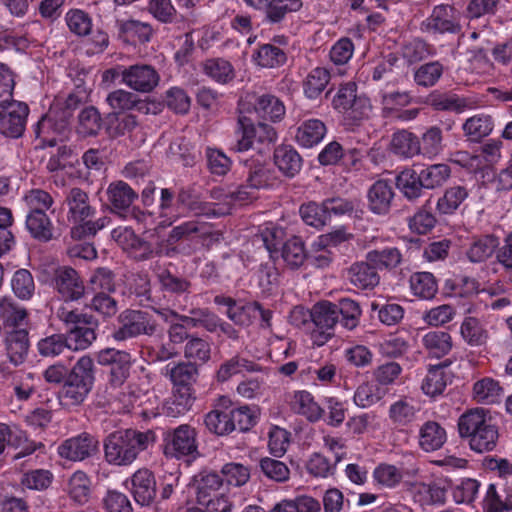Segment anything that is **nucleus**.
Here are the masks:
<instances>
[{
    "label": "nucleus",
    "mask_w": 512,
    "mask_h": 512,
    "mask_svg": "<svg viewBox=\"0 0 512 512\" xmlns=\"http://www.w3.org/2000/svg\"><path fill=\"white\" fill-rule=\"evenodd\" d=\"M95 360L100 366L109 369L107 371V389L110 398L119 404V410L130 412L138 399V395L127 384L134 363L131 353L107 347L95 354Z\"/></svg>",
    "instance_id": "1"
},
{
    "label": "nucleus",
    "mask_w": 512,
    "mask_h": 512,
    "mask_svg": "<svg viewBox=\"0 0 512 512\" xmlns=\"http://www.w3.org/2000/svg\"><path fill=\"white\" fill-rule=\"evenodd\" d=\"M258 422L256 407L236 405L227 396H220L211 411L204 417L209 432L217 436H227L238 430L247 432Z\"/></svg>",
    "instance_id": "2"
},
{
    "label": "nucleus",
    "mask_w": 512,
    "mask_h": 512,
    "mask_svg": "<svg viewBox=\"0 0 512 512\" xmlns=\"http://www.w3.org/2000/svg\"><path fill=\"white\" fill-rule=\"evenodd\" d=\"M157 435L154 430L125 429L107 436L104 442V456L109 464L127 466L138 455L154 446Z\"/></svg>",
    "instance_id": "3"
},
{
    "label": "nucleus",
    "mask_w": 512,
    "mask_h": 512,
    "mask_svg": "<svg viewBox=\"0 0 512 512\" xmlns=\"http://www.w3.org/2000/svg\"><path fill=\"white\" fill-rule=\"evenodd\" d=\"M64 203L68 208V222L72 224L70 235L73 240L93 239L109 224L107 217L95 219L97 210L91 205L89 195L81 188H71Z\"/></svg>",
    "instance_id": "4"
},
{
    "label": "nucleus",
    "mask_w": 512,
    "mask_h": 512,
    "mask_svg": "<svg viewBox=\"0 0 512 512\" xmlns=\"http://www.w3.org/2000/svg\"><path fill=\"white\" fill-rule=\"evenodd\" d=\"M95 381L94 360L81 356L70 369L62 386L60 397L67 405H79L87 398Z\"/></svg>",
    "instance_id": "5"
},
{
    "label": "nucleus",
    "mask_w": 512,
    "mask_h": 512,
    "mask_svg": "<svg viewBox=\"0 0 512 512\" xmlns=\"http://www.w3.org/2000/svg\"><path fill=\"white\" fill-rule=\"evenodd\" d=\"M95 381L94 360L81 356L70 369L62 386L60 397L67 405H79L87 398Z\"/></svg>",
    "instance_id": "6"
},
{
    "label": "nucleus",
    "mask_w": 512,
    "mask_h": 512,
    "mask_svg": "<svg viewBox=\"0 0 512 512\" xmlns=\"http://www.w3.org/2000/svg\"><path fill=\"white\" fill-rule=\"evenodd\" d=\"M57 317L70 326L65 333L70 351L86 350L96 340L98 321L94 316L60 307L57 310Z\"/></svg>",
    "instance_id": "7"
},
{
    "label": "nucleus",
    "mask_w": 512,
    "mask_h": 512,
    "mask_svg": "<svg viewBox=\"0 0 512 512\" xmlns=\"http://www.w3.org/2000/svg\"><path fill=\"white\" fill-rule=\"evenodd\" d=\"M358 86L353 81L341 83L331 99L332 108L343 115L350 125H360L371 111L370 99L358 95Z\"/></svg>",
    "instance_id": "8"
},
{
    "label": "nucleus",
    "mask_w": 512,
    "mask_h": 512,
    "mask_svg": "<svg viewBox=\"0 0 512 512\" xmlns=\"http://www.w3.org/2000/svg\"><path fill=\"white\" fill-rule=\"evenodd\" d=\"M196 502L208 512H230L232 503L223 490L222 477L214 472H201L193 478Z\"/></svg>",
    "instance_id": "9"
},
{
    "label": "nucleus",
    "mask_w": 512,
    "mask_h": 512,
    "mask_svg": "<svg viewBox=\"0 0 512 512\" xmlns=\"http://www.w3.org/2000/svg\"><path fill=\"white\" fill-rule=\"evenodd\" d=\"M113 239L133 259L144 261L155 257H174L178 250L176 247L166 245L164 241L148 242L137 236L130 228H116L112 231Z\"/></svg>",
    "instance_id": "10"
},
{
    "label": "nucleus",
    "mask_w": 512,
    "mask_h": 512,
    "mask_svg": "<svg viewBox=\"0 0 512 512\" xmlns=\"http://www.w3.org/2000/svg\"><path fill=\"white\" fill-rule=\"evenodd\" d=\"M157 328L153 314L146 310L125 309L117 317V326L111 332L115 342H125L141 335L152 336Z\"/></svg>",
    "instance_id": "11"
},
{
    "label": "nucleus",
    "mask_w": 512,
    "mask_h": 512,
    "mask_svg": "<svg viewBox=\"0 0 512 512\" xmlns=\"http://www.w3.org/2000/svg\"><path fill=\"white\" fill-rule=\"evenodd\" d=\"M308 314L314 325L310 333L312 345L321 347L334 337L335 327L339 323L335 303L321 300L312 306Z\"/></svg>",
    "instance_id": "12"
},
{
    "label": "nucleus",
    "mask_w": 512,
    "mask_h": 512,
    "mask_svg": "<svg viewBox=\"0 0 512 512\" xmlns=\"http://www.w3.org/2000/svg\"><path fill=\"white\" fill-rule=\"evenodd\" d=\"M30 108L27 103L13 98L0 101V134L5 138L18 139L23 136Z\"/></svg>",
    "instance_id": "13"
},
{
    "label": "nucleus",
    "mask_w": 512,
    "mask_h": 512,
    "mask_svg": "<svg viewBox=\"0 0 512 512\" xmlns=\"http://www.w3.org/2000/svg\"><path fill=\"white\" fill-rule=\"evenodd\" d=\"M164 453L177 459H195L199 455L196 429L182 424L168 432L165 437Z\"/></svg>",
    "instance_id": "14"
},
{
    "label": "nucleus",
    "mask_w": 512,
    "mask_h": 512,
    "mask_svg": "<svg viewBox=\"0 0 512 512\" xmlns=\"http://www.w3.org/2000/svg\"><path fill=\"white\" fill-rule=\"evenodd\" d=\"M461 28L458 11L450 4L436 5L421 23V30L432 35L458 34Z\"/></svg>",
    "instance_id": "15"
},
{
    "label": "nucleus",
    "mask_w": 512,
    "mask_h": 512,
    "mask_svg": "<svg viewBox=\"0 0 512 512\" xmlns=\"http://www.w3.org/2000/svg\"><path fill=\"white\" fill-rule=\"evenodd\" d=\"M250 8L264 12V21L270 25L281 24L290 13L303 7L302 0H243Z\"/></svg>",
    "instance_id": "16"
},
{
    "label": "nucleus",
    "mask_w": 512,
    "mask_h": 512,
    "mask_svg": "<svg viewBox=\"0 0 512 512\" xmlns=\"http://www.w3.org/2000/svg\"><path fill=\"white\" fill-rule=\"evenodd\" d=\"M107 201L113 214L123 219L132 215V205L139 194L125 181L111 182L106 190Z\"/></svg>",
    "instance_id": "17"
},
{
    "label": "nucleus",
    "mask_w": 512,
    "mask_h": 512,
    "mask_svg": "<svg viewBox=\"0 0 512 512\" xmlns=\"http://www.w3.org/2000/svg\"><path fill=\"white\" fill-rule=\"evenodd\" d=\"M97 448L98 441L95 437L83 432L62 442L58 447V454L70 461H82L92 456Z\"/></svg>",
    "instance_id": "18"
},
{
    "label": "nucleus",
    "mask_w": 512,
    "mask_h": 512,
    "mask_svg": "<svg viewBox=\"0 0 512 512\" xmlns=\"http://www.w3.org/2000/svg\"><path fill=\"white\" fill-rule=\"evenodd\" d=\"M125 85L140 93H151L160 82L158 71L149 64H134L127 67Z\"/></svg>",
    "instance_id": "19"
},
{
    "label": "nucleus",
    "mask_w": 512,
    "mask_h": 512,
    "mask_svg": "<svg viewBox=\"0 0 512 512\" xmlns=\"http://www.w3.org/2000/svg\"><path fill=\"white\" fill-rule=\"evenodd\" d=\"M52 283L65 301H76L83 297L85 287L78 272L71 267H59L55 270Z\"/></svg>",
    "instance_id": "20"
},
{
    "label": "nucleus",
    "mask_w": 512,
    "mask_h": 512,
    "mask_svg": "<svg viewBox=\"0 0 512 512\" xmlns=\"http://www.w3.org/2000/svg\"><path fill=\"white\" fill-rule=\"evenodd\" d=\"M3 335V343L9 361L15 366L23 364L28 357L31 346L29 327L22 326L7 330Z\"/></svg>",
    "instance_id": "21"
},
{
    "label": "nucleus",
    "mask_w": 512,
    "mask_h": 512,
    "mask_svg": "<svg viewBox=\"0 0 512 512\" xmlns=\"http://www.w3.org/2000/svg\"><path fill=\"white\" fill-rule=\"evenodd\" d=\"M395 191L392 181L379 179L375 181L367 192V206L375 215L385 216L392 207Z\"/></svg>",
    "instance_id": "22"
},
{
    "label": "nucleus",
    "mask_w": 512,
    "mask_h": 512,
    "mask_svg": "<svg viewBox=\"0 0 512 512\" xmlns=\"http://www.w3.org/2000/svg\"><path fill=\"white\" fill-rule=\"evenodd\" d=\"M499 244L500 238L495 234L473 236L465 248L464 255L470 263H485L495 255Z\"/></svg>",
    "instance_id": "23"
},
{
    "label": "nucleus",
    "mask_w": 512,
    "mask_h": 512,
    "mask_svg": "<svg viewBox=\"0 0 512 512\" xmlns=\"http://www.w3.org/2000/svg\"><path fill=\"white\" fill-rule=\"evenodd\" d=\"M29 325L27 309L19 305L12 297H0V327L3 333Z\"/></svg>",
    "instance_id": "24"
},
{
    "label": "nucleus",
    "mask_w": 512,
    "mask_h": 512,
    "mask_svg": "<svg viewBox=\"0 0 512 512\" xmlns=\"http://www.w3.org/2000/svg\"><path fill=\"white\" fill-rule=\"evenodd\" d=\"M493 419L483 408L469 409L458 419L457 427L461 439L470 441L478 431L493 425Z\"/></svg>",
    "instance_id": "25"
},
{
    "label": "nucleus",
    "mask_w": 512,
    "mask_h": 512,
    "mask_svg": "<svg viewBox=\"0 0 512 512\" xmlns=\"http://www.w3.org/2000/svg\"><path fill=\"white\" fill-rule=\"evenodd\" d=\"M420 412L421 406L417 401L403 397L390 405L388 416L395 427L403 430L418 420Z\"/></svg>",
    "instance_id": "26"
},
{
    "label": "nucleus",
    "mask_w": 512,
    "mask_h": 512,
    "mask_svg": "<svg viewBox=\"0 0 512 512\" xmlns=\"http://www.w3.org/2000/svg\"><path fill=\"white\" fill-rule=\"evenodd\" d=\"M131 493L137 504L150 505L156 496V479L149 469H139L131 477Z\"/></svg>",
    "instance_id": "27"
},
{
    "label": "nucleus",
    "mask_w": 512,
    "mask_h": 512,
    "mask_svg": "<svg viewBox=\"0 0 512 512\" xmlns=\"http://www.w3.org/2000/svg\"><path fill=\"white\" fill-rule=\"evenodd\" d=\"M448 436L445 427L434 420L424 422L418 432L419 448L427 453L441 449L447 442Z\"/></svg>",
    "instance_id": "28"
},
{
    "label": "nucleus",
    "mask_w": 512,
    "mask_h": 512,
    "mask_svg": "<svg viewBox=\"0 0 512 512\" xmlns=\"http://www.w3.org/2000/svg\"><path fill=\"white\" fill-rule=\"evenodd\" d=\"M243 164L247 169L246 183L250 188L259 190L272 188L278 184L275 171L259 160L246 159Z\"/></svg>",
    "instance_id": "29"
},
{
    "label": "nucleus",
    "mask_w": 512,
    "mask_h": 512,
    "mask_svg": "<svg viewBox=\"0 0 512 512\" xmlns=\"http://www.w3.org/2000/svg\"><path fill=\"white\" fill-rule=\"evenodd\" d=\"M162 374L169 377L174 389L195 391L193 385L198 376V368L192 362L169 363L163 368Z\"/></svg>",
    "instance_id": "30"
},
{
    "label": "nucleus",
    "mask_w": 512,
    "mask_h": 512,
    "mask_svg": "<svg viewBox=\"0 0 512 512\" xmlns=\"http://www.w3.org/2000/svg\"><path fill=\"white\" fill-rule=\"evenodd\" d=\"M170 266H172L171 262L167 266L166 264L164 266L157 264L154 268L161 290L176 296L189 294L192 287L191 282L186 277L173 273L169 269Z\"/></svg>",
    "instance_id": "31"
},
{
    "label": "nucleus",
    "mask_w": 512,
    "mask_h": 512,
    "mask_svg": "<svg viewBox=\"0 0 512 512\" xmlns=\"http://www.w3.org/2000/svg\"><path fill=\"white\" fill-rule=\"evenodd\" d=\"M449 365L450 362L445 361L429 366L421 383V390L426 396L435 398L443 394L447 385L451 383V376L446 371Z\"/></svg>",
    "instance_id": "32"
},
{
    "label": "nucleus",
    "mask_w": 512,
    "mask_h": 512,
    "mask_svg": "<svg viewBox=\"0 0 512 512\" xmlns=\"http://www.w3.org/2000/svg\"><path fill=\"white\" fill-rule=\"evenodd\" d=\"M347 278L360 290H372L380 282L378 270L367 260L353 263L347 271Z\"/></svg>",
    "instance_id": "33"
},
{
    "label": "nucleus",
    "mask_w": 512,
    "mask_h": 512,
    "mask_svg": "<svg viewBox=\"0 0 512 512\" xmlns=\"http://www.w3.org/2000/svg\"><path fill=\"white\" fill-rule=\"evenodd\" d=\"M182 216L184 214L176 191L173 188H162L158 203V217L160 219L158 225L163 228L169 227Z\"/></svg>",
    "instance_id": "34"
},
{
    "label": "nucleus",
    "mask_w": 512,
    "mask_h": 512,
    "mask_svg": "<svg viewBox=\"0 0 512 512\" xmlns=\"http://www.w3.org/2000/svg\"><path fill=\"white\" fill-rule=\"evenodd\" d=\"M273 160L279 171L288 178L296 176L303 164L298 151L288 144H281L274 149Z\"/></svg>",
    "instance_id": "35"
},
{
    "label": "nucleus",
    "mask_w": 512,
    "mask_h": 512,
    "mask_svg": "<svg viewBox=\"0 0 512 512\" xmlns=\"http://www.w3.org/2000/svg\"><path fill=\"white\" fill-rule=\"evenodd\" d=\"M290 405L295 413L304 416L312 423L318 422L325 416V409L306 390L294 391Z\"/></svg>",
    "instance_id": "36"
},
{
    "label": "nucleus",
    "mask_w": 512,
    "mask_h": 512,
    "mask_svg": "<svg viewBox=\"0 0 512 512\" xmlns=\"http://www.w3.org/2000/svg\"><path fill=\"white\" fill-rule=\"evenodd\" d=\"M255 150L254 121L246 116L239 115L233 132V139L230 142V150L234 152H246Z\"/></svg>",
    "instance_id": "37"
},
{
    "label": "nucleus",
    "mask_w": 512,
    "mask_h": 512,
    "mask_svg": "<svg viewBox=\"0 0 512 512\" xmlns=\"http://www.w3.org/2000/svg\"><path fill=\"white\" fill-rule=\"evenodd\" d=\"M62 119L58 116L57 107H51L47 114L43 115L36 124L33 125V133L37 139L49 146L56 144V138H50L51 133L63 135L68 127H60Z\"/></svg>",
    "instance_id": "38"
},
{
    "label": "nucleus",
    "mask_w": 512,
    "mask_h": 512,
    "mask_svg": "<svg viewBox=\"0 0 512 512\" xmlns=\"http://www.w3.org/2000/svg\"><path fill=\"white\" fill-rule=\"evenodd\" d=\"M202 72L213 82L220 85H229L236 78L233 64L222 57H212L202 63Z\"/></svg>",
    "instance_id": "39"
},
{
    "label": "nucleus",
    "mask_w": 512,
    "mask_h": 512,
    "mask_svg": "<svg viewBox=\"0 0 512 512\" xmlns=\"http://www.w3.org/2000/svg\"><path fill=\"white\" fill-rule=\"evenodd\" d=\"M119 37L125 42L137 45L149 42L153 35V28L149 23L135 19L117 22Z\"/></svg>",
    "instance_id": "40"
},
{
    "label": "nucleus",
    "mask_w": 512,
    "mask_h": 512,
    "mask_svg": "<svg viewBox=\"0 0 512 512\" xmlns=\"http://www.w3.org/2000/svg\"><path fill=\"white\" fill-rule=\"evenodd\" d=\"M327 127L325 123L317 118L304 120L297 127L295 141L304 148H312L318 145L325 137Z\"/></svg>",
    "instance_id": "41"
},
{
    "label": "nucleus",
    "mask_w": 512,
    "mask_h": 512,
    "mask_svg": "<svg viewBox=\"0 0 512 512\" xmlns=\"http://www.w3.org/2000/svg\"><path fill=\"white\" fill-rule=\"evenodd\" d=\"M332 70L317 66L311 69L302 81L304 96L309 100L318 99L331 80Z\"/></svg>",
    "instance_id": "42"
},
{
    "label": "nucleus",
    "mask_w": 512,
    "mask_h": 512,
    "mask_svg": "<svg viewBox=\"0 0 512 512\" xmlns=\"http://www.w3.org/2000/svg\"><path fill=\"white\" fill-rule=\"evenodd\" d=\"M494 126L495 121L491 115L478 113L465 120L462 130L470 142L478 143L492 133Z\"/></svg>",
    "instance_id": "43"
},
{
    "label": "nucleus",
    "mask_w": 512,
    "mask_h": 512,
    "mask_svg": "<svg viewBox=\"0 0 512 512\" xmlns=\"http://www.w3.org/2000/svg\"><path fill=\"white\" fill-rule=\"evenodd\" d=\"M254 111L259 118L278 123L284 118L286 107L283 101L278 97L270 93H265L256 98Z\"/></svg>",
    "instance_id": "44"
},
{
    "label": "nucleus",
    "mask_w": 512,
    "mask_h": 512,
    "mask_svg": "<svg viewBox=\"0 0 512 512\" xmlns=\"http://www.w3.org/2000/svg\"><path fill=\"white\" fill-rule=\"evenodd\" d=\"M424 103L435 111L444 112H464L468 105L465 98L451 92L432 91L425 99Z\"/></svg>",
    "instance_id": "45"
},
{
    "label": "nucleus",
    "mask_w": 512,
    "mask_h": 512,
    "mask_svg": "<svg viewBox=\"0 0 512 512\" xmlns=\"http://www.w3.org/2000/svg\"><path fill=\"white\" fill-rule=\"evenodd\" d=\"M25 227L30 236L39 242H48L53 238V223L43 211H28Z\"/></svg>",
    "instance_id": "46"
},
{
    "label": "nucleus",
    "mask_w": 512,
    "mask_h": 512,
    "mask_svg": "<svg viewBox=\"0 0 512 512\" xmlns=\"http://www.w3.org/2000/svg\"><path fill=\"white\" fill-rule=\"evenodd\" d=\"M178 201L184 216L188 212H193L196 215L216 216L217 213L214 209V204L201 202L195 189L191 186H184L177 191Z\"/></svg>",
    "instance_id": "47"
},
{
    "label": "nucleus",
    "mask_w": 512,
    "mask_h": 512,
    "mask_svg": "<svg viewBox=\"0 0 512 512\" xmlns=\"http://www.w3.org/2000/svg\"><path fill=\"white\" fill-rule=\"evenodd\" d=\"M402 58L408 65H414L437 55V49L426 40L415 37L401 46Z\"/></svg>",
    "instance_id": "48"
},
{
    "label": "nucleus",
    "mask_w": 512,
    "mask_h": 512,
    "mask_svg": "<svg viewBox=\"0 0 512 512\" xmlns=\"http://www.w3.org/2000/svg\"><path fill=\"white\" fill-rule=\"evenodd\" d=\"M422 344L430 358L440 359L450 353L452 337L446 331L433 330L422 337Z\"/></svg>",
    "instance_id": "49"
},
{
    "label": "nucleus",
    "mask_w": 512,
    "mask_h": 512,
    "mask_svg": "<svg viewBox=\"0 0 512 512\" xmlns=\"http://www.w3.org/2000/svg\"><path fill=\"white\" fill-rule=\"evenodd\" d=\"M469 190L464 185L447 187L436 203V210L441 215H452L468 198Z\"/></svg>",
    "instance_id": "50"
},
{
    "label": "nucleus",
    "mask_w": 512,
    "mask_h": 512,
    "mask_svg": "<svg viewBox=\"0 0 512 512\" xmlns=\"http://www.w3.org/2000/svg\"><path fill=\"white\" fill-rule=\"evenodd\" d=\"M355 51L354 42L349 37H341L329 50V60L336 67L335 73L343 76Z\"/></svg>",
    "instance_id": "51"
},
{
    "label": "nucleus",
    "mask_w": 512,
    "mask_h": 512,
    "mask_svg": "<svg viewBox=\"0 0 512 512\" xmlns=\"http://www.w3.org/2000/svg\"><path fill=\"white\" fill-rule=\"evenodd\" d=\"M411 293L422 300H431L438 292V282L430 272H414L409 278Z\"/></svg>",
    "instance_id": "52"
},
{
    "label": "nucleus",
    "mask_w": 512,
    "mask_h": 512,
    "mask_svg": "<svg viewBox=\"0 0 512 512\" xmlns=\"http://www.w3.org/2000/svg\"><path fill=\"white\" fill-rule=\"evenodd\" d=\"M365 259L372 263L377 270H392L402 262V253L397 247L385 246L366 253Z\"/></svg>",
    "instance_id": "53"
},
{
    "label": "nucleus",
    "mask_w": 512,
    "mask_h": 512,
    "mask_svg": "<svg viewBox=\"0 0 512 512\" xmlns=\"http://www.w3.org/2000/svg\"><path fill=\"white\" fill-rule=\"evenodd\" d=\"M281 256L285 264L292 270L300 268L307 262L308 252L301 237L293 236L283 243Z\"/></svg>",
    "instance_id": "54"
},
{
    "label": "nucleus",
    "mask_w": 512,
    "mask_h": 512,
    "mask_svg": "<svg viewBox=\"0 0 512 512\" xmlns=\"http://www.w3.org/2000/svg\"><path fill=\"white\" fill-rule=\"evenodd\" d=\"M460 334L465 343L471 347H480L486 344L488 331L482 322L473 316H466L460 326Z\"/></svg>",
    "instance_id": "55"
},
{
    "label": "nucleus",
    "mask_w": 512,
    "mask_h": 512,
    "mask_svg": "<svg viewBox=\"0 0 512 512\" xmlns=\"http://www.w3.org/2000/svg\"><path fill=\"white\" fill-rule=\"evenodd\" d=\"M85 88L77 86L74 91L68 94L63 102L57 100L51 107H57L58 116L62 119L60 127H69L74 111L87 99Z\"/></svg>",
    "instance_id": "56"
},
{
    "label": "nucleus",
    "mask_w": 512,
    "mask_h": 512,
    "mask_svg": "<svg viewBox=\"0 0 512 512\" xmlns=\"http://www.w3.org/2000/svg\"><path fill=\"white\" fill-rule=\"evenodd\" d=\"M444 65L438 61H429L419 65L413 72V81L418 87L432 88L442 78Z\"/></svg>",
    "instance_id": "57"
},
{
    "label": "nucleus",
    "mask_w": 512,
    "mask_h": 512,
    "mask_svg": "<svg viewBox=\"0 0 512 512\" xmlns=\"http://www.w3.org/2000/svg\"><path fill=\"white\" fill-rule=\"evenodd\" d=\"M391 151L403 158H412L420 154V139L413 133L406 130L393 134Z\"/></svg>",
    "instance_id": "58"
},
{
    "label": "nucleus",
    "mask_w": 512,
    "mask_h": 512,
    "mask_svg": "<svg viewBox=\"0 0 512 512\" xmlns=\"http://www.w3.org/2000/svg\"><path fill=\"white\" fill-rule=\"evenodd\" d=\"M503 388L500 383L490 377H484L473 385V398L481 404H495L500 401Z\"/></svg>",
    "instance_id": "59"
},
{
    "label": "nucleus",
    "mask_w": 512,
    "mask_h": 512,
    "mask_svg": "<svg viewBox=\"0 0 512 512\" xmlns=\"http://www.w3.org/2000/svg\"><path fill=\"white\" fill-rule=\"evenodd\" d=\"M335 306L338 322L343 328L353 330L359 325L362 310L357 301L350 298H341L335 303Z\"/></svg>",
    "instance_id": "60"
},
{
    "label": "nucleus",
    "mask_w": 512,
    "mask_h": 512,
    "mask_svg": "<svg viewBox=\"0 0 512 512\" xmlns=\"http://www.w3.org/2000/svg\"><path fill=\"white\" fill-rule=\"evenodd\" d=\"M253 59L262 68H278L286 63L287 55L283 49L267 43L259 46L253 54Z\"/></svg>",
    "instance_id": "61"
},
{
    "label": "nucleus",
    "mask_w": 512,
    "mask_h": 512,
    "mask_svg": "<svg viewBox=\"0 0 512 512\" xmlns=\"http://www.w3.org/2000/svg\"><path fill=\"white\" fill-rule=\"evenodd\" d=\"M396 187L409 200L419 198L424 189L420 173L413 169H405L397 175Z\"/></svg>",
    "instance_id": "62"
},
{
    "label": "nucleus",
    "mask_w": 512,
    "mask_h": 512,
    "mask_svg": "<svg viewBox=\"0 0 512 512\" xmlns=\"http://www.w3.org/2000/svg\"><path fill=\"white\" fill-rule=\"evenodd\" d=\"M372 478L380 488L395 489L401 484L403 473L393 464L379 463L372 472Z\"/></svg>",
    "instance_id": "63"
},
{
    "label": "nucleus",
    "mask_w": 512,
    "mask_h": 512,
    "mask_svg": "<svg viewBox=\"0 0 512 512\" xmlns=\"http://www.w3.org/2000/svg\"><path fill=\"white\" fill-rule=\"evenodd\" d=\"M36 347L43 358H55L70 351L65 333L47 335L37 342Z\"/></svg>",
    "instance_id": "64"
}]
</instances>
